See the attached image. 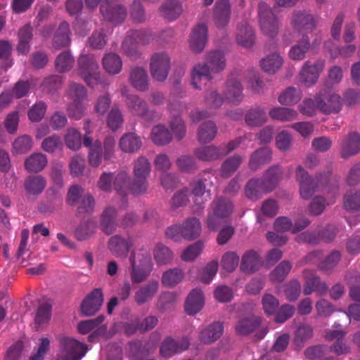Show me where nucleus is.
Returning a JSON list of instances; mask_svg holds the SVG:
<instances>
[{"instance_id": "338daca9", "label": "nucleus", "mask_w": 360, "mask_h": 360, "mask_svg": "<svg viewBox=\"0 0 360 360\" xmlns=\"http://www.w3.org/2000/svg\"><path fill=\"white\" fill-rule=\"evenodd\" d=\"M96 229V223L94 221H84L76 229L75 236L80 240H85L94 234Z\"/></svg>"}, {"instance_id": "09e8293b", "label": "nucleus", "mask_w": 360, "mask_h": 360, "mask_svg": "<svg viewBox=\"0 0 360 360\" xmlns=\"http://www.w3.org/2000/svg\"><path fill=\"white\" fill-rule=\"evenodd\" d=\"M217 129L211 121L203 122L199 127L197 137L200 143H206L212 141L216 136Z\"/></svg>"}, {"instance_id": "c03bdc74", "label": "nucleus", "mask_w": 360, "mask_h": 360, "mask_svg": "<svg viewBox=\"0 0 360 360\" xmlns=\"http://www.w3.org/2000/svg\"><path fill=\"white\" fill-rule=\"evenodd\" d=\"M261 323V319L258 316H250L240 319L236 323L235 328L238 334L245 335L254 331Z\"/></svg>"}, {"instance_id": "13d9d810", "label": "nucleus", "mask_w": 360, "mask_h": 360, "mask_svg": "<svg viewBox=\"0 0 360 360\" xmlns=\"http://www.w3.org/2000/svg\"><path fill=\"white\" fill-rule=\"evenodd\" d=\"M75 64V59L69 51L60 53L56 58V69L59 72L70 71Z\"/></svg>"}, {"instance_id": "e2e57ef3", "label": "nucleus", "mask_w": 360, "mask_h": 360, "mask_svg": "<svg viewBox=\"0 0 360 360\" xmlns=\"http://www.w3.org/2000/svg\"><path fill=\"white\" fill-rule=\"evenodd\" d=\"M68 167L72 176H80L84 174L86 169L85 159L83 156L76 154L70 159Z\"/></svg>"}, {"instance_id": "393cba45", "label": "nucleus", "mask_w": 360, "mask_h": 360, "mask_svg": "<svg viewBox=\"0 0 360 360\" xmlns=\"http://www.w3.org/2000/svg\"><path fill=\"white\" fill-rule=\"evenodd\" d=\"M158 290L159 282L152 279L136 290L134 295V300L138 305L144 304L153 299Z\"/></svg>"}, {"instance_id": "4468645a", "label": "nucleus", "mask_w": 360, "mask_h": 360, "mask_svg": "<svg viewBox=\"0 0 360 360\" xmlns=\"http://www.w3.org/2000/svg\"><path fill=\"white\" fill-rule=\"evenodd\" d=\"M136 238L131 236H122L115 235L108 240V249L110 252L118 258H124L130 249L134 246Z\"/></svg>"}, {"instance_id": "864d4df0", "label": "nucleus", "mask_w": 360, "mask_h": 360, "mask_svg": "<svg viewBox=\"0 0 360 360\" xmlns=\"http://www.w3.org/2000/svg\"><path fill=\"white\" fill-rule=\"evenodd\" d=\"M309 49L310 43L309 39L303 38L290 48L288 56L293 60H302L305 58V54Z\"/></svg>"}, {"instance_id": "0eeeda50", "label": "nucleus", "mask_w": 360, "mask_h": 360, "mask_svg": "<svg viewBox=\"0 0 360 360\" xmlns=\"http://www.w3.org/2000/svg\"><path fill=\"white\" fill-rule=\"evenodd\" d=\"M258 16L259 27L263 34L269 38L277 36L279 31V20L268 4L264 1L259 4Z\"/></svg>"}, {"instance_id": "5fc2aeb1", "label": "nucleus", "mask_w": 360, "mask_h": 360, "mask_svg": "<svg viewBox=\"0 0 360 360\" xmlns=\"http://www.w3.org/2000/svg\"><path fill=\"white\" fill-rule=\"evenodd\" d=\"M117 216L116 211L112 207H108L103 211L101 218L103 231L107 234H111L115 230Z\"/></svg>"}, {"instance_id": "58836bf2", "label": "nucleus", "mask_w": 360, "mask_h": 360, "mask_svg": "<svg viewBox=\"0 0 360 360\" xmlns=\"http://www.w3.org/2000/svg\"><path fill=\"white\" fill-rule=\"evenodd\" d=\"M103 69L109 75L119 74L122 70V60L119 55L115 53H108L102 60Z\"/></svg>"}, {"instance_id": "39448f33", "label": "nucleus", "mask_w": 360, "mask_h": 360, "mask_svg": "<svg viewBox=\"0 0 360 360\" xmlns=\"http://www.w3.org/2000/svg\"><path fill=\"white\" fill-rule=\"evenodd\" d=\"M233 205L230 200L222 198L214 200L207 215V226L210 231H215L223 220L231 215Z\"/></svg>"}, {"instance_id": "ea45409f", "label": "nucleus", "mask_w": 360, "mask_h": 360, "mask_svg": "<svg viewBox=\"0 0 360 360\" xmlns=\"http://www.w3.org/2000/svg\"><path fill=\"white\" fill-rule=\"evenodd\" d=\"M32 38V27L30 25H25L18 31V41L16 46L18 54L27 55L30 52Z\"/></svg>"}, {"instance_id": "f03ea898", "label": "nucleus", "mask_w": 360, "mask_h": 360, "mask_svg": "<svg viewBox=\"0 0 360 360\" xmlns=\"http://www.w3.org/2000/svg\"><path fill=\"white\" fill-rule=\"evenodd\" d=\"M129 261L131 281L134 283L144 281L153 268L150 251L144 247L133 250L130 253Z\"/></svg>"}, {"instance_id": "c756f323", "label": "nucleus", "mask_w": 360, "mask_h": 360, "mask_svg": "<svg viewBox=\"0 0 360 360\" xmlns=\"http://www.w3.org/2000/svg\"><path fill=\"white\" fill-rule=\"evenodd\" d=\"M204 306V295L201 289L193 290L187 297L185 310L188 315L199 312Z\"/></svg>"}, {"instance_id": "bf43d9fd", "label": "nucleus", "mask_w": 360, "mask_h": 360, "mask_svg": "<svg viewBox=\"0 0 360 360\" xmlns=\"http://www.w3.org/2000/svg\"><path fill=\"white\" fill-rule=\"evenodd\" d=\"M65 143L69 149L76 151L82 146V137L80 132L75 128H68L64 136Z\"/></svg>"}, {"instance_id": "1a4fd4ad", "label": "nucleus", "mask_w": 360, "mask_h": 360, "mask_svg": "<svg viewBox=\"0 0 360 360\" xmlns=\"http://www.w3.org/2000/svg\"><path fill=\"white\" fill-rule=\"evenodd\" d=\"M87 348L83 343L69 337L60 340V351L56 360H80Z\"/></svg>"}, {"instance_id": "4c0bfd02", "label": "nucleus", "mask_w": 360, "mask_h": 360, "mask_svg": "<svg viewBox=\"0 0 360 360\" xmlns=\"http://www.w3.org/2000/svg\"><path fill=\"white\" fill-rule=\"evenodd\" d=\"M261 265V259L254 250L247 251L242 257L240 269L245 273H253L258 270Z\"/></svg>"}, {"instance_id": "69168bd1", "label": "nucleus", "mask_w": 360, "mask_h": 360, "mask_svg": "<svg viewBox=\"0 0 360 360\" xmlns=\"http://www.w3.org/2000/svg\"><path fill=\"white\" fill-rule=\"evenodd\" d=\"M271 153L268 148H263L255 151L250 158V167L256 169L260 165L268 162L271 159Z\"/></svg>"}, {"instance_id": "2eb2a0df", "label": "nucleus", "mask_w": 360, "mask_h": 360, "mask_svg": "<svg viewBox=\"0 0 360 360\" xmlns=\"http://www.w3.org/2000/svg\"><path fill=\"white\" fill-rule=\"evenodd\" d=\"M101 12L105 20L115 23L122 22L127 16V9L118 0H105Z\"/></svg>"}, {"instance_id": "9d476101", "label": "nucleus", "mask_w": 360, "mask_h": 360, "mask_svg": "<svg viewBox=\"0 0 360 360\" xmlns=\"http://www.w3.org/2000/svg\"><path fill=\"white\" fill-rule=\"evenodd\" d=\"M99 66L92 55L82 54L78 59V73L89 86L97 84L100 79Z\"/></svg>"}, {"instance_id": "412c9836", "label": "nucleus", "mask_w": 360, "mask_h": 360, "mask_svg": "<svg viewBox=\"0 0 360 360\" xmlns=\"http://www.w3.org/2000/svg\"><path fill=\"white\" fill-rule=\"evenodd\" d=\"M160 335L158 333H153L150 340L142 346L139 342H131L129 344L130 355L136 360H140L141 358L153 352L158 345L160 340Z\"/></svg>"}, {"instance_id": "dca6fc26", "label": "nucleus", "mask_w": 360, "mask_h": 360, "mask_svg": "<svg viewBox=\"0 0 360 360\" xmlns=\"http://www.w3.org/2000/svg\"><path fill=\"white\" fill-rule=\"evenodd\" d=\"M296 180L300 184V193L303 199H309L316 191L318 188L317 181L311 179L308 173L298 165L296 168Z\"/></svg>"}, {"instance_id": "774afa93", "label": "nucleus", "mask_w": 360, "mask_h": 360, "mask_svg": "<svg viewBox=\"0 0 360 360\" xmlns=\"http://www.w3.org/2000/svg\"><path fill=\"white\" fill-rule=\"evenodd\" d=\"M344 206L346 210L358 211L360 210V191L351 190L344 198Z\"/></svg>"}, {"instance_id": "49530a36", "label": "nucleus", "mask_w": 360, "mask_h": 360, "mask_svg": "<svg viewBox=\"0 0 360 360\" xmlns=\"http://www.w3.org/2000/svg\"><path fill=\"white\" fill-rule=\"evenodd\" d=\"M183 238L192 240L198 238L201 233V224L198 219L191 217L187 219L183 224Z\"/></svg>"}, {"instance_id": "20e7f679", "label": "nucleus", "mask_w": 360, "mask_h": 360, "mask_svg": "<svg viewBox=\"0 0 360 360\" xmlns=\"http://www.w3.org/2000/svg\"><path fill=\"white\" fill-rule=\"evenodd\" d=\"M244 139L245 137H238L226 145L219 147L213 145L199 147L194 150V155L196 158L202 161H214L237 148Z\"/></svg>"}, {"instance_id": "0e129e2a", "label": "nucleus", "mask_w": 360, "mask_h": 360, "mask_svg": "<svg viewBox=\"0 0 360 360\" xmlns=\"http://www.w3.org/2000/svg\"><path fill=\"white\" fill-rule=\"evenodd\" d=\"M184 273L179 269H171L165 271L162 276V283L164 285L173 287L182 281Z\"/></svg>"}, {"instance_id": "a211bd4d", "label": "nucleus", "mask_w": 360, "mask_h": 360, "mask_svg": "<svg viewBox=\"0 0 360 360\" xmlns=\"http://www.w3.org/2000/svg\"><path fill=\"white\" fill-rule=\"evenodd\" d=\"M189 345L190 341L187 338L174 340L171 337H167L160 345V354L162 357L169 358L176 354L181 353Z\"/></svg>"}, {"instance_id": "4d7b16f0", "label": "nucleus", "mask_w": 360, "mask_h": 360, "mask_svg": "<svg viewBox=\"0 0 360 360\" xmlns=\"http://www.w3.org/2000/svg\"><path fill=\"white\" fill-rule=\"evenodd\" d=\"M151 139L156 145H165L172 140L169 130L163 125H156L152 129Z\"/></svg>"}, {"instance_id": "6e6552de", "label": "nucleus", "mask_w": 360, "mask_h": 360, "mask_svg": "<svg viewBox=\"0 0 360 360\" xmlns=\"http://www.w3.org/2000/svg\"><path fill=\"white\" fill-rule=\"evenodd\" d=\"M128 179L129 176L126 172H120L117 174L103 172L97 184L103 191H110L113 188L120 195H126L129 190Z\"/></svg>"}, {"instance_id": "603ef678", "label": "nucleus", "mask_w": 360, "mask_h": 360, "mask_svg": "<svg viewBox=\"0 0 360 360\" xmlns=\"http://www.w3.org/2000/svg\"><path fill=\"white\" fill-rule=\"evenodd\" d=\"M153 257L158 265L169 264L173 259V253L162 243H157L153 250Z\"/></svg>"}, {"instance_id": "6e6d98bb", "label": "nucleus", "mask_w": 360, "mask_h": 360, "mask_svg": "<svg viewBox=\"0 0 360 360\" xmlns=\"http://www.w3.org/2000/svg\"><path fill=\"white\" fill-rule=\"evenodd\" d=\"M243 158L238 155L227 158L221 165L220 174L224 178L231 176L239 167Z\"/></svg>"}, {"instance_id": "473e14b6", "label": "nucleus", "mask_w": 360, "mask_h": 360, "mask_svg": "<svg viewBox=\"0 0 360 360\" xmlns=\"http://www.w3.org/2000/svg\"><path fill=\"white\" fill-rule=\"evenodd\" d=\"M230 4L228 0H219L216 2L214 11L215 24L219 27L226 26L230 19Z\"/></svg>"}, {"instance_id": "7c9ffc66", "label": "nucleus", "mask_w": 360, "mask_h": 360, "mask_svg": "<svg viewBox=\"0 0 360 360\" xmlns=\"http://www.w3.org/2000/svg\"><path fill=\"white\" fill-rule=\"evenodd\" d=\"M341 154L343 158L356 155L360 151V135L357 132L349 134L342 141Z\"/></svg>"}, {"instance_id": "5701e85b", "label": "nucleus", "mask_w": 360, "mask_h": 360, "mask_svg": "<svg viewBox=\"0 0 360 360\" xmlns=\"http://www.w3.org/2000/svg\"><path fill=\"white\" fill-rule=\"evenodd\" d=\"M125 102L128 109L133 115L146 120L153 118V112L149 110L147 103L138 96L127 95Z\"/></svg>"}, {"instance_id": "b1692460", "label": "nucleus", "mask_w": 360, "mask_h": 360, "mask_svg": "<svg viewBox=\"0 0 360 360\" xmlns=\"http://www.w3.org/2000/svg\"><path fill=\"white\" fill-rule=\"evenodd\" d=\"M347 333L342 330H329L325 338L328 341H335L330 346V350L337 355L346 354L350 352V347L345 341Z\"/></svg>"}, {"instance_id": "3c124183", "label": "nucleus", "mask_w": 360, "mask_h": 360, "mask_svg": "<svg viewBox=\"0 0 360 360\" xmlns=\"http://www.w3.org/2000/svg\"><path fill=\"white\" fill-rule=\"evenodd\" d=\"M269 116L281 122H290L297 119L298 113L296 110L285 107H274L269 112Z\"/></svg>"}, {"instance_id": "6ab92c4d", "label": "nucleus", "mask_w": 360, "mask_h": 360, "mask_svg": "<svg viewBox=\"0 0 360 360\" xmlns=\"http://www.w3.org/2000/svg\"><path fill=\"white\" fill-rule=\"evenodd\" d=\"M207 41V27L205 24L200 23L195 26L191 32L188 39L190 49L196 53H201Z\"/></svg>"}, {"instance_id": "c85d7f7f", "label": "nucleus", "mask_w": 360, "mask_h": 360, "mask_svg": "<svg viewBox=\"0 0 360 360\" xmlns=\"http://www.w3.org/2000/svg\"><path fill=\"white\" fill-rule=\"evenodd\" d=\"M223 332V324L215 321L200 331L199 340L205 344H211L217 340L222 335Z\"/></svg>"}, {"instance_id": "ddd939ff", "label": "nucleus", "mask_w": 360, "mask_h": 360, "mask_svg": "<svg viewBox=\"0 0 360 360\" xmlns=\"http://www.w3.org/2000/svg\"><path fill=\"white\" fill-rule=\"evenodd\" d=\"M324 67L325 62L323 60H318L314 63L306 61L299 74L301 83L307 86L315 84Z\"/></svg>"}, {"instance_id": "37998d69", "label": "nucleus", "mask_w": 360, "mask_h": 360, "mask_svg": "<svg viewBox=\"0 0 360 360\" xmlns=\"http://www.w3.org/2000/svg\"><path fill=\"white\" fill-rule=\"evenodd\" d=\"M48 162L46 156L41 153H34L25 160V167L30 172H39L43 170Z\"/></svg>"}, {"instance_id": "bb28decb", "label": "nucleus", "mask_w": 360, "mask_h": 360, "mask_svg": "<svg viewBox=\"0 0 360 360\" xmlns=\"http://www.w3.org/2000/svg\"><path fill=\"white\" fill-rule=\"evenodd\" d=\"M184 12V6L180 0H166L160 7V13L169 21L177 19Z\"/></svg>"}, {"instance_id": "a878e982", "label": "nucleus", "mask_w": 360, "mask_h": 360, "mask_svg": "<svg viewBox=\"0 0 360 360\" xmlns=\"http://www.w3.org/2000/svg\"><path fill=\"white\" fill-rule=\"evenodd\" d=\"M103 302V292L100 288H96L84 300L81 311L85 316H92L99 310Z\"/></svg>"}, {"instance_id": "423d86ee", "label": "nucleus", "mask_w": 360, "mask_h": 360, "mask_svg": "<svg viewBox=\"0 0 360 360\" xmlns=\"http://www.w3.org/2000/svg\"><path fill=\"white\" fill-rule=\"evenodd\" d=\"M150 172V163L143 156L139 157L134 162L133 174L134 181L129 189L134 195L145 193L148 188L147 177Z\"/></svg>"}, {"instance_id": "f3484780", "label": "nucleus", "mask_w": 360, "mask_h": 360, "mask_svg": "<svg viewBox=\"0 0 360 360\" xmlns=\"http://www.w3.org/2000/svg\"><path fill=\"white\" fill-rule=\"evenodd\" d=\"M316 100L319 110L325 114L338 112L342 106L340 97L335 93H320Z\"/></svg>"}, {"instance_id": "2f4dec72", "label": "nucleus", "mask_w": 360, "mask_h": 360, "mask_svg": "<svg viewBox=\"0 0 360 360\" xmlns=\"http://www.w3.org/2000/svg\"><path fill=\"white\" fill-rule=\"evenodd\" d=\"M338 195V188H333L330 193H328L327 199L321 196H316L313 198L309 205V212L313 215H319L324 210L326 205H330L335 202V198Z\"/></svg>"}, {"instance_id": "72a5a7b5", "label": "nucleus", "mask_w": 360, "mask_h": 360, "mask_svg": "<svg viewBox=\"0 0 360 360\" xmlns=\"http://www.w3.org/2000/svg\"><path fill=\"white\" fill-rule=\"evenodd\" d=\"M129 81L131 85L138 91H144L148 89L149 79L145 69L136 67L129 74Z\"/></svg>"}, {"instance_id": "a19ab883", "label": "nucleus", "mask_w": 360, "mask_h": 360, "mask_svg": "<svg viewBox=\"0 0 360 360\" xmlns=\"http://www.w3.org/2000/svg\"><path fill=\"white\" fill-rule=\"evenodd\" d=\"M266 110L261 106L250 108L245 114V122L250 127H259L266 122Z\"/></svg>"}, {"instance_id": "f257e3e1", "label": "nucleus", "mask_w": 360, "mask_h": 360, "mask_svg": "<svg viewBox=\"0 0 360 360\" xmlns=\"http://www.w3.org/2000/svg\"><path fill=\"white\" fill-rule=\"evenodd\" d=\"M205 63H198L191 71V84L196 89H202L206 82L210 81L212 74L224 70L226 65L224 54L220 51L208 52L205 57Z\"/></svg>"}, {"instance_id": "cd10ccee", "label": "nucleus", "mask_w": 360, "mask_h": 360, "mask_svg": "<svg viewBox=\"0 0 360 360\" xmlns=\"http://www.w3.org/2000/svg\"><path fill=\"white\" fill-rule=\"evenodd\" d=\"M224 94L226 100L232 104L238 105L243 100V86L237 79H230L226 84Z\"/></svg>"}, {"instance_id": "f8f14e48", "label": "nucleus", "mask_w": 360, "mask_h": 360, "mask_svg": "<svg viewBox=\"0 0 360 360\" xmlns=\"http://www.w3.org/2000/svg\"><path fill=\"white\" fill-rule=\"evenodd\" d=\"M171 58L165 51L154 53L150 60V71L153 78L158 82L165 81L169 74Z\"/></svg>"}, {"instance_id": "680f3d73", "label": "nucleus", "mask_w": 360, "mask_h": 360, "mask_svg": "<svg viewBox=\"0 0 360 360\" xmlns=\"http://www.w3.org/2000/svg\"><path fill=\"white\" fill-rule=\"evenodd\" d=\"M292 269V264L288 261L281 262L270 274V280L274 283L282 282Z\"/></svg>"}, {"instance_id": "de8ad7c7", "label": "nucleus", "mask_w": 360, "mask_h": 360, "mask_svg": "<svg viewBox=\"0 0 360 360\" xmlns=\"http://www.w3.org/2000/svg\"><path fill=\"white\" fill-rule=\"evenodd\" d=\"M328 290V286L327 284L318 276L308 279L303 288V292L305 295H311L314 292L323 295L327 293Z\"/></svg>"}, {"instance_id": "f704fd0d", "label": "nucleus", "mask_w": 360, "mask_h": 360, "mask_svg": "<svg viewBox=\"0 0 360 360\" xmlns=\"http://www.w3.org/2000/svg\"><path fill=\"white\" fill-rule=\"evenodd\" d=\"M46 180L41 175H31L26 178L24 187L27 194L30 195H39L44 190Z\"/></svg>"}, {"instance_id": "7ed1b4c3", "label": "nucleus", "mask_w": 360, "mask_h": 360, "mask_svg": "<svg viewBox=\"0 0 360 360\" xmlns=\"http://www.w3.org/2000/svg\"><path fill=\"white\" fill-rule=\"evenodd\" d=\"M282 172L279 166L271 167L261 179H250L245 188V195L251 200L260 198L265 193L271 191L281 177Z\"/></svg>"}, {"instance_id": "052dcab7", "label": "nucleus", "mask_w": 360, "mask_h": 360, "mask_svg": "<svg viewBox=\"0 0 360 360\" xmlns=\"http://www.w3.org/2000/svg\"><path fill=\"white\" fill-rule=\"evenodd\" d=\"M70 27L67 22H62L59 25L54 36V44L57 48L68 46L70 42Z\"/></svg>"}, {"instance_id": "e433bc0d", "label": "nucleus", "mask_w": 360, "mask_h": 360, "mask_svg": "<svg viewBox=\"0 0 360 360\" xmlns=\"http://www.w3.org/2000/svg\"><path fill=\"white\" fill-rule=\"evenodd\" d=\"M142 146L141 138L134 133H126L120 139V148L129 153H134L138 151Z\"/></svg>"}, {"instance_id": "8fccbe9b", "label": "nucleus", "mask_w": 360, "mask_h": 360, "mask_svg": "<svg viewBox=\"0 0 360 360\" xmlns=\"http://www.w3.org/2000/svg\"><path fill=\"white\" fill-rule=\"evenodd\" d=\"M302 98V91L300 89L290 86L283 91L278 97L281 105H292L297 103Z\"/></svg>"}, {"instance_id": "aec40b11", "label": "nucleus", "mask_w": 360, "mask_h": 360, "mask_svg": "<svg viewBox=\"0 0 360 360\" xmlns=\"http://www.w3.org/2000/svg\"><path fill=\"white\" fill-rule=\"evenodd\" d=\"M290 25L297 32L311 30L315 27L314 16L306 11L294 10L290 15Z\"/></svg>"}, {"instance_id": "79ce46f5", "label": "nucleus", "mask_w": 360, "mask_h": 360, "mask_svg": "<svg viewBox=\"0 0 360 360\" xmlns=\"http://www.w3.org/2000/svg\"><path fill=\"white\" fill-rule=\"evenodd\" d=\"M207 179L202 180L198 179L193 181L189 184L190 193L193 195V202L197 206H202L207 199L204 197V195L207 192L205 182ZM209 193V191H207Z\"/></svg>"}, {"instance_id": "a18cd8bd", "label": "nucleus", "mask_w": 360, "mask_h": 360, "mask_svg": "<svg viewBox=\"0 0 360 360\" xmlns=\"http://www.w3.org/2000/svg\"><path fill=\"white\" fill-rule=\"evenodd\" d=\"M283 64V58L278 53L267 55L260 61L261 68L269 74L276 73L281 68Z\"/></svg>"}, {"instance_id": "9b49d317", "label": "nucleus", "mask_w": 360, "mask_h": 360, "mask_svg": "<svg viewBox=\"0 0 360 360\" xmlns=\"http://www.w3.org/2000/svg\"><path fill=\"white\" fill-rule=\"evenodd\" d=\"M153 39V34L150 31H131L124 38L122 44V49L127 56H135L137 54L139 46L147 45Z\"/></svg>"}, {"instance_id": "4be33fe9", "label": "nucleus", "mask_w": 360, "mask_h": 360, "mask_svg": "<svg viewBox=\"0 0 360 360\" xmlns=\"http://www.w3.org/2000/svg\"><path fill=\"white\" fill-rule=\"evenodd\" d=\"M84 146L89 148L88 161L93 167H98L103 158L101 142L96 139L93 140L88 134H86L83 141Z\"/></svg>"}, {"instance_id": "c9c22d12", "label": "nucleus", "mask_w": 360, "mask_h": 360, "mask_svg": "<svg viewBox=\"0 0 360 360\" xmlns=\"http://www.w3.org/2000/svg\"><path fill=\"white\" fill-rule=\"evenodd\" d=\"M237 43L244 48H251L255 43V34L252 28L246 22L239 25L236 36Z\"/></svg>"}]
</instances>
